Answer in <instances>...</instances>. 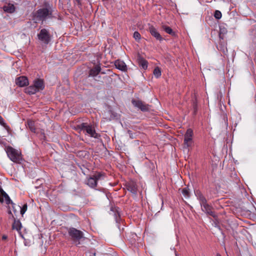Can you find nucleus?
I'll return each instance as SVG.
<instances>
[{
    "label": "nucleus",
    "instance_id": "f257e3e1",
    "mask_svg": "<svg viewBox=\"0 0 256 256\" xmlns=\"http://www.w3.org/2000/svg\"><path fill=\"white\" fill-rule=\"evenodd\" d=\"M52 8L50 7L42 8L38 10L34 14V20L36 22L38 21L45 20L48 18H52Z\"/></svg>",
    "mask_w": 256,
    "mask_h": 256
},
{
    "label": "nucleus",
    "instance_id": "f03ea898",
    "mask_svg": "<svg viewBox=\"0 0 256 256\" xmlns=\"http://www.w3.org/2000/svg\"><path fill=\"white\" fill-rule=\"evenodd\" d=\"M196 195L200 202L202 210L207 214L214 218L216 214L212 210V206L207 203V200L202 192L198 190L196 192Z\"/></svg>",
    "mask_w": 256,
    "mask_h": 256
},
{
    "label": "nucleus",
    "instance_id": "7ed1b4c3",
    "mask_svg": "<svg viewBox=\"0 0 256 256\" xmlns=\"http://www.w3.org/2000/svg\"><path fill=\"white\" fill-rule=\"evenodd\" d=\"M6 151L8 156L12 162L16 164H20L22 161L23 159L20 150L12 146H8L6 148Z\"/></svg>",
    "mask_w": 256,
    "mask_h": 256
},
{
    "label": "nucleus",
    "instance_id": "20e7f679",
    "mask_svg": "<svg viewBox=\"0 0 256 256\" xmlns=\"http://www.w3.org/2000/svg\"><path fill=\"white\" fill-rule=\"evenodd\" d=\"M76 129L80 131H82L85 134H88L90 136L94 138H98L100 136L96 132L92 126L86 122H83L78 125L76 126Z\"/></svg>",
    "mask_w": 256,
    "mask_h": 256
},
{
    "label": "nucleus",
    "instance_id": "39448f33",
    "mask_svg": "<svg viewBox=\"0 0 256 256\" xmlns=\"http://www.w3.org/2000/svg\"><path fill=\"white\" fill-rule=\"evenodd\" d=\"M104 175L102 173H96L87 178L86 184L92 188H95L97 186L98 181L104 179Z\"/></svg>",
    "mask_w": 256,
    "mask_h": 256
},
{
    "label": "nucleus",
    "instance_id": "423d86ee",
    "mask_svg": "<svg viewBox=\"0 0 256 256\" xmlns=\"http://www.w3.org/2000/svg\"><path fill=\"white\" fill-rule=\"evenodd\" d=\"M68 234L72 240L76 242L79 241L84 237L83 232L74 228H69L68 230Z\"/></svg>",
    "mask_w": 256,
    "mask_h": 256
},
{
    "label": "nucleus",
    "instance_id": "0eeeda50",
    "mask_svg": "<svg viewBox=\"0 0 256 256\" xmlns=\"http://www.w3.org/2000/svg\"><path fill=\"white\" fill-rule=\"evenodd\" d=\"M38 37L39 40L45 44H48L50 40V35L48 31L45 28L40 30Z\"/></svg>",
    "mask_w": 256,
    "mask_h": 256
},
{
    "label": "nucleus",
    "instance_id": "6e6552de",
    "mask_svg": "<svg viewBox=\"0 0 256 256\" xmlns=\"http://www.w3.org/2000/svg\"><path fill=\"white\" fill-rule=\"evenodd\" d=\"M193 131L191 128H188L184 135V144L188 148L192 143Z\"/></svg>",
    "mask_w": 256,
    "mask_h": 256
},
{
    "label": "nucleus",
    "instance_id": "1a4fd4ad",
    "mask_svg": "<svg viewBox=\"0 0 256 256\" xmlns=\"http://www.w3.org/2000/svg\"><path fill=\"white\" fill-rule=\"evenodd\" d=\"M132 104L134 106L138 108L142 111L146 112L150 110V106L142 100H132Z\"/></svg>",
    "mask_w": 256,
    "mask_h": 256
},
{
    "label": "nucleus",
    "instance_id": "9d476101",
    "mask_svg": "<svg viewBox=\"0 0 256 256\" xmlns=\"http://www.w3.org/2000/svg\"><path fill=\"white\" fill-rule=\"evenodd\" d=\"M148 31L152 36L155 38L157 40L162 41L163 38L154 26H150L148 28Z\"/></svg>",
    "mask_w": 256,
    "mask_h": 256
},
{
    "label": "nucleus",
    "instance_id": "9b49d317",
    "mask_svg": "<svg viewBox=\"0 0 256 256\" xmlns=\"http://www.w3.org/2000/svg\"><path fill=\"white\" fill-rule=\"evenodd\" d=\"M16 84L19 86L23 87L28 84V80L26 76H21L16 79Z\"/></svg>",
    "mask_w": 256,
    "mask_h": 256
},
{
    "label": "nucleus",
    "instance_id": "f8f14e48",
    "mask_svg": "<svg viewBox=\"0 0 256 256\" xmlns=\"http://www.w3.org/2000/svg\"><path fill=\"white\" fill-rule=\"evenodd\" d=\"M0 194L3 197L2 198H4L5 201H6V204H12V208H13V210H14V212H16V210L15 209V206H16L12 201V200L10 198L8 194L2 188H0Z\"/></svg>",
    "mask_w": 256,
    "mask_h": 256
},
{
    "label": "nucleus",
    "instance_id": "ddd939ff",
    "mask_svg": "<svg viewBox=\"0 0 256 256\" xmlns=\"http://www.w3.org/2000/svg\"><path fill=\"white\" fill-rule=\"evenodd\" d=\"M114 65L116 68L122 71L126 72L127 70V66L125 62L122 60H116L114 62Z\"/></svg>",
    "mask_w": 256,
    "mask_h": 256
},
{
    "label": "nucleus",
    "instance_id": "4468645a",
    "mask_svg": "<svg viewBox=\"0 0 256 256\" xmlns=\"http://www.w3.org/2000/svg\"><path fill=\"white\" fill-rule=\"evenodd\" d=\"M126 188L132 193L136 194L137 192V186L136 182L130 181L128 182L126 185Z\"/></svg>",
    "mask_w": 256,
    "mask_h": 256
},
{
    "label": "nucleus",
    "instance_id": "2eb2a0df",
    "mask_svg": "<svg viewBox=\"0 0 256 256\" xmlns=\"http://www.w3.org/2000/svg\"><path fill=\"white\" fill-rule=\"evenodd\" d=\"M36 88V90L38 92L40 90H42L44 88V84L43 80L41 79H36L34 82V84H33Z\"/></svg>",
    "mask_w": 256,
    "mask_h": 256
},
{
    "label": "nucleus",
    "instance_id": "dca6fc26",
    "mask_svg": "<svg viewBox=\"0 0 256 256\" xmlns=\"http://www.w3.org/2000/svg\"><path fill=\"white\" fill-rule=\"evenodd\" d=\"M218 50L222 51L223 53L225 54L228 52L226 48V43L224 42V39L222 40L220 39L218 45L217 46Z\"/></svg>",
    "mask_w": 256,
    "mask_h": 256
},
{
    "label": "nucleus",
    "instance_id": "f3484780",
    "mask_svg": "<svg viewBox=\"0 0 256 256\" xmlns=\"http://www.w3.org/2000/svg\"><path fill=\"white\" fill-rule=\"evenodd\" d=\"M100 66L99 65H96L90 71V76H97L100 71Z\"/></svg>",
    "mask_w": 256,
    "mask_h": 256
},
{
    "label": "nucleus",
    "instance_id": "a211bd4d",
    "mask_svg": "<svg viewBox=\"0 0 256 256\" xmlns=\"http://www.w3.org/2000/svg\"><path fill=\"white\" fill-rule=\"evenodd\" d=\"M38 91L34 85L29 86L25 88V92L28 94H36Z\"/></svg>",
    "mask_w": 256,
    "mask_h": 256
},
{
    "label": "nucleus",
    "instance_id": "6ab92c4d",
    "mask_svg": "<svg viewBox=\"0 0 256 256\" xmlns=\"http://www.w3.org/2000/svg\"><path fill=\"white\" fill-rule=\"evenodd\" d=\"M12 229L16 230L17 231L20 232L22 228V224L18 220H14V222L12 226Z\"/></svg>",
    "mask_w": 256,
    "mask_h": 256
},
{
    "label": "nucleus",
    "instance_id": "aec40b11",
    "mask_svg": "<svg viewBox=\"0 0 256 256\" xmlns=\"http://www.w3.org/2000/svg\"><path fill=\"white\" fill-rule=\"evenodd\" d=\"M27 126L28 128L33 132H36L34 122L32 120H28L27 121Z\"/></svg>",
    "mask_w": 256,
    "mask_h": 256
},
{
    "label": "nucleus",
    "instance_id": "412c9836",
    "mask_svg": "<svg viewBox=\"0 0 256 256\" xmlns=\"http://www.w3.org/2000/svg\"><path fill=\"white\" fill-rule=\"evenodd\" d=\"M162 29L168 34L174 36H176V33L173 31V30L168 26L163 25L162 26Z\"/></svg>",
    "mask_w": 256,
    "mask_h": 256
},
{
    "label": "nucleus",
    "instance_id": "4be33fe9",
    "mask_svg": "<svg viewBox=\"0 0 256 256\" xmlns=\"http://www.w3.org/2000/svg\"><path fill=\"white\" fill-rule=\"evenodd\" d=\"M4 10L5 12L12 13L14 12L15 8L13 4H9L6 6H4Z\"/></svg>",
    "mask_w": 256,
    "mask_h": 256
},
{
    "label": "nucleus",
    "instance_id": "5701e85b",
    "mask_svg": "<svg viewBox=\"0 0 256 256\" xmlns=\"http://www.w3.org/2000/svg\"><path fill=\"white\" fill-rule=\"evenodd\" d=\"M139 64L144 69L146 70L148 68V62L143 59V58H140L139 59Z\"/></svg>",
    "mask_w": 256,
    "mask_h": 256
},
{
    "label": "nucleus",
    "instance_id": "b1692460",
    "mask_svg": "<svg viewBox=\"0 0 256 256\" xmlns=\"http://www.w3.org/2000/svg\"><path fill=\"white\" fill-rule=\"evenodd\" d=\"M153 74L156 78H160L162 74V72L160 68H159L158 67H156L154 70Z\"/></svg>",
    "mask_w": 256,
    "mask_h": 256
},
{
    "label": "nucleus",
    "instance_id": "393cba45",
    "mask_svg": "<svg viewBox=\"0 0 256 256\" xmlns=\"http://www.w3.org/2000/svg\"><path fill=\"white\" fill-rule=\"evenodd\" d=\"M0 124L4 128L8 131L10 130V128L6 124L4 120L2 118V116H0Z\"/></svg>",
    "mask_w": 256,
    "mask_h": 256
},
{
    "label": "nucleus",
    "instance_id": "a878e982",
    "mask_svg": "<svg viewBox=\"0 0 256 256\" xmlns=\"http://www.w3.org/2000/svg\"><path fill=\"white\" fill-rule=\"evenodd\" d=\"M226 32V28H220V33H219V38L220 39H222L223 40L224 39V34Z\"/></svg>",
    "mask_w": 256,
    "mask_h": 256
},
{
    "label": "nucleus",
    "instance_id": "bb28decb",
    "mask_svg": "<svg viewBox=\"0 0 256 256\" xmlns=\"http://www.w3.org/2000/svg\"><path fill=\"white\" fill-rule=\"evenodd\" d=\"M182 194L185 198H189L190 194L188 190L186 188H185L182 190Z\"/></svg>",
    "mask_w": 256,
    "mask_h": 256
},
{
    "label": "nucleus",
    "instance_id": "cd10ccee",
    "mask_svg": "<svg viewBox=\"0 0 256 256\" xmlns=\"http://www.w3.org/2000/svg\"><path fill=\"white\" fill-rule=\"evenodd\" d=\"M134 38L136 40L138 41L141 38L140 34L138 32H134Z\"/></svg>",
    "mask_w": 256,
    "mask_h": 256
},
{
    "label": "nucleus",
    "instance_id": "c85d7f7f",
    "mask_svg": "<svg viewBox=\"0 0 256 256\" xmlns=\"http://www.w3.org/2000/svg\"><path fill=\"white\" fill-rule=\"evenodd\" d=\"M214 16L216 18L220 19L222 17V14L220 11L216 10L215 11Z\"/></svg>",
    "mask_w": 256,
    "mask_h": 256
},
{
    "label": "nucleus",
    "instance_id": "c756f323",
    "mask_svg": "<svg viewBox=\"0 0 256 256\" xmlns=\"http://www.w3.org/2000/svg\"><path fill=\"white\" fill-rule=\"evenodd\" d=\"M19 207L20 208V214L23 215L27 210V205L26 204H25L22 208H20V206Z\"/></svg>",
    "mask_w": 256,
    "mask_h": 256
},
{
    "label": "nucleus",
    "instance_id": "7c9ffc66",
    "mask_svg": "<svg viewBox=\"0 0 256 256\" xmlns=\"http://www.w3.org/2000/svg\"><path fill=\"white\" fill-rule=\"evenodd\" d=\"M7 238V236H6V235H4L2 236V240H5Z\"/></svg>",
    "mask_w": 256,
    "mask_h": 256
},
{
    "label": "nucleus",
    "instance_id": "2f4dec72",
    "mask_svg": "<svg viewBox=\"0 0 256 256\" xmlns=\"http://www.w3.org/2000/svg\"><path fill=\"white\" fill-rule=\"evenodd\" d=\"M0 202L2 203L4 202V198L0 197Z\"/></svg>",
    "mask_w": 256,
    "mask_h": 256
},
{
    "label": "nucleus",
    "instance_id": "473e14b6",
    "mask_svg": "<svg viewBox=\"0 0 256 256\" xmlns=\"http://www.w3.org/2000/svg\"><path fill=\"white\" fill-rule=\"evenodd\" d=\"M216 256H221V255L220 254H216Z\"/></svg>",
    "mask_w": 256,
    "mask_h": 256
},
{
    "label": "nucleus",
    "instance_id": "72a5a7b5",
    "mask_svg": "<svg viewBox=\"0 0 256 256\" xmlns=\"http://www.w3.org/2000/svg\"><path fill=\"white\" fill-rule=\"evenodd\" d=\"M80 244V242H78V243H76V244L78 245V244Z\"/></svg>",
    "mask_w": 256,
    "mask_h": 256
},
{
    "label": "nucleus",
    "instance_id": "f704fd0d",
    "mask_svg": "<svg viewBox=\"0 0 256 256\" xmlns=\"http://www.w3.org/2000/svg\"><path fill=\"white\" fill-rule=\"evenodd\" d=\"M9 214H12L10 211L9 212Z\"/></svg>",
    "mask_w": 256,
    "mask_h": 256
}]
</instances>
